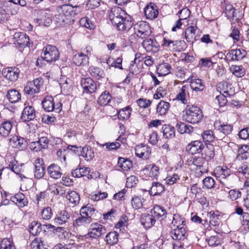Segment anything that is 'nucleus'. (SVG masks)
<instances>
[{
	"instance_id": "1",
	"label": "nucleus",
	"mask_w": 249,
	"mask_h": 249,
	"mask_svg": "<svg viewBox=\"0 0 249 249\" xmlns=\"http://www.w3.org/2000/svg\"><path fill=\"white\" fill-rule=\"evenodd\" d=\"M108 17L112 23L122 32L128 31L133 26L130 17L126 15L122 8L114 6L111 8Z\"/></svg>"
},
{
	"instance_id": "10",
	"label": "nucleus",
	"mask_w": 249,
	"mask_h": 249,
	"mask_svg": "<svg viewBox=\"0 0 249 249\" xmlns=\"http://www.w3.org/2000/svg\"><path fill=\"white\" fill-rule=\"evenodd\" d=\"M34 176L37 179L42 178L45 174V166L42 159L37 158L34 162Z\"/></svg>"
},
{
	"instance_id": "55",
	"label": "nucleus",
	"mask_w": 249,
	"mask_h": 249,
	"mask_svg": "<svg viewBox=\"0 0 249 249\" xmlns=\"http://www.w3.org/2000/svg\"><path fill=\"white\" fill-rule=\"evenodd\" d=\"M94 209L90 206L83 207L80 210V214H83L89 219H91V216L93 214Z\"/></svg>"
},
{
	"instance_id": "31",
	"label": "nucleus",
	"mask_w": 249,
	"mask_h": 249,
	"mask_svg": "<svg viewBox=\"0 0 249 249\" xmlns=\"http://www.w3.org/2000/svg\"><path fill=\"white\" fill-rule=\"evenodd\" d=\"M248 157H249V146L247 145H242L238 149L236 161L247 160Z\"/></svg>"
},
{
	"instance_id": "21",
	"label": "nucleus",
	"mask_w": 249,
	"mask_h": 249,
	"mask_svg": "<svg viewBox=\"0 0 249 249\" xmlns=\"http://www.w3.org/2000/svg\"><path fill=\"white\" fill-rule=\"evenodd\" d=\"M170 235L174 240H183L186 238L185 229L183 227L171 228Z\"/></svg>"
},
{
	"instance_id": "16",
	"label": "nucleus",
	"mask_w": 249,
	"mask_h": 249,
	"mask_svg": "<svg viewBox=\"0 0 249 249\" xmlns=\"http://www.w3.org/2000/svg\"><path fill=\"white\" fill-rule=\"evenodd\" d=\"M144 15L147 19L152 20L157 18L159 12L156 5L150 3L144 8Z\"/></svg>"
},
{
	"instance_id": "56",
	"label": "nucleus",
	"mask_w": 249,
	"mask_h": 249,
	"mask_svg": "<svg viewBox=\"0 0 249 249\" xmlns=\"http://www.w3.org/2000/svg\"><path fill=\"white\" fill-rule=\"evenodd\" d=\"M131 108L129 106H127L121 109L118 113V115L120 118H122V119L127 120L129 118L131 115Z\"/></svg>"
},
{
	"instance_id": "33",
	"label": "nucleus",
	"mask_w": 249,
	"mask_h": 249,
	"mask_svg": "<svg viewBox=\"0 0 249 249\" xmlns=\"http://www.w3.org/2000/svg\"><path fill=\"white\" fill-rule=\"evenodd\" d=\"M165 190L164 186L160 182H154L149 190V194L151 196H157L161 194Z\"/></svg>"
},
{
	"instance_id": "27",
	"label": "nucleus",
	"mask_w": 249,
	"mask_h": 249,
	"mask_svg": "<svg viewBox=\"0 0 249 249\" xmlns=\"http://www.w3.org/2000/svg\"><path fill=\"white\" fill-rule=\"evenodd\" d=\"M11 200L19 207L23 208L27 205V198L23 193H18L11 197Z\"/></svg>"
},
{
	"instance_id": "20",
	"label": "nucleus",
	"mask_w": 249,
	"mask_h": 249,
	"mask_svg": "<svg viewBox=\"0 0 249 249\" xmlns=\"http://www.w3.org/2000/svg\"><path fill=\"white\" fill-rule=\"evenodd\" d=\"M14 43L19 46H27L29 43V38L24 33L17 32L14 35Z\"/></svg>"
},
{
	"instance_id": "53",
	"label": "nucleus",
	"mask_w": 249,
	"mask_h": 249,
	"mask_svg": "<svg viewBox=\"0 0 249 249\" xmlns=\"http://www.w3.org/2000/svg\"><path fill=\"white\" fill-rule=\"evenodd\" d=\"M225 14L228 18H232L236 16L235 9L230 4H227L225 6Z\"/></svg>"
},
{
	"instance_id": "52",
	"label": "nucleus",
	"mask_w": 249,
	"mask_h": 249,
	"mask_svg": "<svg viewBox=\"0 0 249 249\" xmlns=\"http://www.w3.org/2000/svg\"><path fill=\"white\" fill-rule=\"evenodd\" d=\"M59 11L69 21L72 12V7L69 5H64L61 6Z\"/></svg>"
},
{
	"instance_id": "22",
	"label": "nucleus",
	"mask_w": 249,
	"mask_h": 249,
	"mask_svg": "<svg viewBox=\"0 0 249 249\" xmlns=\"http://www.w3.org/2000/svg\"><path fill=\"white\" fill-rule=\"evenodd\" d=\"M36 117V111L32 106L25 107L22 113L21 119L23 122L33 120Z\"/></svg>"
},
{
	"instance_id": "14",
	"label": "nucleus",
	"mask_w": 249,
	"mask_h": 249,
	"mask_svg": "<svg viewBox=\"0 0 249 249\" xmlns=\"http://www.w3.org/2000/svg\"><path fill=\"white\" fill-rule=\"evenodd\" d=\"M35 22L39 26H49L52 22L49 15L44 11H39Z\"/></svg>"
},
{
	"instance_id": "54",
	"label": "nucleus",
	"mask_w": 249,
	"mask_h": 249,
	"mask_svg": "<svg viewBox=\"0 0 249 249\" xmlns=\"http://www.w3.org/2000/svg\"><path fill=\"white\" fill-rule=\"evenodd\" d=\"M0 249H15V247L9 238H4L1 242Z\"/></svg>"
},
{
	"instance_id": "25",
	"label": "nucleus",
	"mask_w": 249,
	"mask_h": 249,
	"mask_svg": "<svg viewBox=\"0 0 249 249\" xmlns=\"http://www.w3.org/2000/svg\"><path fill=\"white\" fill-rule=\"evenodd\" d=\"M47 172L50 177L53 179L60 178L62 173L60 167L56 164H52L47 168Z\"/></svg>"
},
{
	"instance_id": "46",
	"label": "nucleus",
	"mask_w": 249,
	"mask_h": 249,
	"mask_svg": "<svg viewBox=\"0 0 249 249\" xmlns=\"http://www.w3.org/2000/svg\"><path fill=\"white\" fill-rule=\"evenodd\" d=\"M42 231V226L40 223L36 221L32 222L30 225L29 231L33 235H36Z\"/></svg>"
},
{
	"instance_id": "59",
	"label": "nucleus",
	"mask_w": 249,
	"mask_h": 249,
	"mask_svg": "<svg viewBox=\"0 0 249 249\" xmlns=\"http://www.w3.org/2000/svg\"><path fill=\"white\" fill-rule=\"evenodd\" d=\"M140 55V53L135 54V58L134 60L131 61L129 65L128 70L130 73L133 74H137L139 72V69L136 65V59Z\"/></svg>"
},
{
	"instance_id": "47",
	"label": "nucleus",
	"mask_w": 249,
	"mask_h": 249,
	"mask_svg": "<svg viewBox=\"0 0 249 249\" xmlns=\"http://www.w3.org/2000/svg\"><path fill=\"white\" fill-rule=\"evenodd\" d=\"M66 198L70 203L73 205H76L79 202V195L75 191H71L69 192L66 196Z\"/></svg>"
},
{
	"instance_id": "35",
	"label": "nucleus",
	"mask_w": 249,
	"mask_h": 249,
	"mask_svg": "<svg viewBox=\"0 0 249 249\" xmlns=\"http://www.w3.org/2000/svg\"><path fill=\"white\" fill-rule=\"evenodd\" d=\"M186 224V221L183 217L178 214H175L173 216V220L170 225L171 228H178L183 227Z\"/></svg>"
},
{
	"instance_id": "51",
	"label": "nucleus",
	"mask_w": 249,
	"mask_h": 249,
	"mask_svg": "<svg viewBox=\"0 0 249 249\" xmlns=\"http://www.w3.org/2000/svg\"><path fill=\"white\" fill-rule=\"evenodd\" d=\"M230 70L237 77H241L245 74V70L241 66L232 65L231 67Z\"/></svg>"
},
{
	"instance_id": "30",
	"label": "nucleus",
	"mask_w": 249,
	"mask_h": 249,
	"mask_svg": "<svg viewBox=\"0 0 249 249\" xmlns=\"http://www.w3.org/2000/svg\"><path fill=\"white\" fill-rule=\"evenodd\" d=\"M170 107V104L163 100H161L156 107V113L158 115H164L166 114Z\"/></svg>"
},
{
	"instance_id": "18",
	"label": "nucleus",
	"mask_w": 249,
	"mask_h": 249,
	"mask_svg": "<svg viewBox=\"0 0 249 249\" xmlns=\"http://www.w3.org/2000/svg\"><path fill=\"white\" fill-rule=\"evenodd\" d=\"M204 145L200 141L192 142L187 147L188 152L192 155L201 153L203 150Z\"/></svg>"
},
{
	"instance_id": "41",
	"label": "nucleus",
	"mask_w": 249,
	"mask_h": 249,
	"mask_svg": "<svg viewBox=\"0 0 249 249\" xmlns=\"http://www.w3.org/2000/svg\"><path fill=\"white\" fill-rule=\"evenodd\" d=\"M181 41L172 40L168 38H164L162 46L166 49L174 50L176 49V45L178 43H181Z\"/></svg>"
},
{
	"instance_id": "11",
	"label": "nucleus",
	"mask_w": 249,
	"mask_h": 249,
	"mask_svg": "<svg viewBox=\"0 0 249 249\" xmlns=\"http://www.w3.org/2000/svg\"><path fill=\"white\" fill-rule=\"evenodd\" d=\"M20 71L16 67H8L3 70V77L11 81H16L19 77Z\"/></svg>"
},
{
	"instance_id": "19",
	"label": "nucleus",
	"mask_w": 249,
	"mask_h": 249,
	"mask_svg": "<svg viewBox=\"0 0 249 249\" xmlns=\"http://www.w3.org/2000/svg\"><path fill=\"white\" fill-rule=\"evenodd\" d=\"M150 153L151 149L147 145H139L135 148L136 156L143 160L147 159Z\"/></svg>"
},
{
	"instance_id": "42",
	"label": "nucleus",
	"mask_w": 249,
	"mask_h": 249,
	"mask_svg": "<svg viewBox=\"0 0 249 249\" xmlns=\"http://www.w3.org/2000/svg\"><path fill=\"white\" fill-rule=\"evenodd\" d=\"M42 104L43 108L47 111L50 112L53 111L54 103L52 97L48 96L45 97L42 102Z\"/></svg>"
},
{
	"instance_id": "5",
	"label": "nucleus",
	"mask_w": 249,
	"mask_h": 249,
	"mask_svg": "<svg viewBox=\"0 0 249 249\" xmlns=\"http://www.w3.org/2000/svg\"><path fill=\"white\" fill-rule=\"evenodd\" d=\"M134 34L142 39L148 37L151 34L149 24L144 21H140L134 26Z\"/></svg>"
},
{
	"instance_id": "28",
	"label": "nucleus",
	"mask_w": 249,
	"mask_h": 249,
	"mask_svg": "<svg viewBox=\"0 0 249 249\" xmlns=\"http://www.w3.org/2000/svg\"><path fill=\"white\" fill-rule=\"evenodd\" d=\"M140 221L145 228H150L155 224L156 220L152 214H143L142 215Z\"/></svg>"
},
{
	"instance_id": "49",
	"label": "nucleus",
	"mask_w": 249,
	"mask_h": 249,
	"mask_svg": "<svg viewBox=\"0 0 249 249\" xmlns=\"http://www.w3.org/2000/svg\"><path fill=\"white\" fill-rule=\"evenodd\" d=\"M119 234L116 231L109 232L106 236V241L108 244L112 245L118 241Z\"/></svg>"
},
{
	"instance_id": "23",
	"label": "nucleus",
	"mask_w": 249,
	"mask_h": 249,
	"mask_svg": "<svg viewBox=\"0 0 249 249\" xmlns=\"http://www.w3.org/2000/svg\"><path fill=\"white\" fill-rule=\"evenodd\" d=\"M214 127L215 129L221 132L224 135H228L230 134L232 129L233 126L231 124H224L221 121H216L214 123Z\"/></svg>"
},
{
	"instance_id": "45",
	"label": "nucleus",
	"mask_w": 249,
	"mask_h": 249,
	"mask_svg": "<svg viewBox=\"0 0 249 249\" xmlns=\"http://www.w3.org/2000/svg\"><path fill=\"white\" fill-rule=\"evenodd\" d=\"M111 98L110 93L105 91L98 98V103L101 106L107 105L110 102Z\"/></svg>"
},
{
	"instance_id": "57",
	"label": "nucleus",
	"mask_w": 249,
	"mask_h": 249,
	"mask_svg": "<svg viewBox=\"0 0 249 249\" xmlns=\"http://www.w3.org/2000/svg\"><path fill=\"white\" fill-rule=\"evenodd\" d=\"M143 198L136 196L132 198L131 200V204L133 207L135 209H139L142 207L143 206Z\"/></svg>"
},
{
	"instance_id": "61",
	"label": "nucleus",
	"mask_w": 249,
	"mask_h": 249,
	"mask_svg": "<svg viewBox=\"0 0 249 249\" xmlns=\"http://www.w3.org/2000/svg\"><path fill=\"white\" fill-rule=\"evenodd\" d=\"M203 188L207 189L213 188L215 185V181L213 178L207 177L203 180Z\"/></svg>"
},
{
	"instance_id": "12",
	"label": "nucleus",
	"mask_w": 249,
	"mask_h": 249,
	"mask_svg": "<svg viewBox=\"0 0 249 249\" xmlns=\"http://www.w3.org/2000/svg\"><path fill=\"white\" fill-rule=\"evenodd\" d=\"M106 232V229L102 225L98 223L92 224L90 226L88 234L93 238L100 237Z\"/></svg>"
},
{
	"instance_id": "39",
	"label": "nucleus",
	"mask_w": 249,
	"mask_h": 249,
	"mask_svg": "<svg viewBox=\"0 0 249 249\" xmlns=\"http://www.w3.org/2000/svg\"><path fill=\"white\" fill-rule=\"evenodd\" d=\"M171 67L167 63H163L158 65L157 71L159 76H165L170 72Z\"/></svg>"
},
{
	"instance_id": "36",
	"label": "nucleus",
	"mask_w": 249,
	"mask_h": 249,
	"mask_svg": "<svg viewBox=\"0 0 249 249\" xmlns=\"http://www.w3.org/2000/svg\"><path fill=\"white\" fill-rule=\"evenodd\" d=\"M151 213L153 214V215L154 217H157V218H161V219L166 217L167 214L166 210L158 205H156L153 209L151 210Z\"/></svg>"
},
{
	"instance_id": "9",
	"label": "nucleus",
	"mask_w": 249,
	"mask_h": 249,
	"mask_svg": "<svg viewBox=\"0 0 249 249\" xmlns=\"http://www.w3.org/2000/svg\"><path fill=\"white\" fill-rule=\"evenodd\" d=\"M71 218V214L66 210L58 211L54 218V223L58 225H67Z\"/></svg>"
},
{
	"instance_id": "13",
	"label": "nucleus",
	"mask_w": 249,
	"mask_h": 249,
	"mask_svg": "<svg viewBox=\"0 0 249 249\" xmlns=\"http://www.w3.org/2000/svg\"><path fill=\"white\" fill-rule=\"evenodd\" d=\"M246 55V52L243 49H233L228 52L226 57L230 61H238L243 59Z\"/></svg>"
},
{
	"instance_id": "38",
	"label": "nucleus",
	"mask_w": 249,
	"mask_h": 249,
	"mask_svg": "<svg viewBox=\"0 0 249 249\" xmlns=\"http://www.w3.org/2000/svg\"><path fill=\"white\" fill-rule=\"evenodd\" d=\"M202 136L203 140L205 142H213L215 139L218 140H222V137L215 136L213 132L210 130L204 131Z\"/></svg>"
},
{
	"instance_id": "48",
	"label": "nucleus",
	"mask_w": 249,
	"mask_h": 249,
	"mask_svg": "<svg viewBox=\"0 0 249 249\" xmlns=\"http://www.w3.org/2000/svg\"><path fill=\"white\" fill-rule=\"evenodd\" d=\"M118 164L125 171H128L132 167V162L130 160L122 157L118 159Z\"/></svg>"
},
{
	"instance_id": "44",
	"label": "nucleus",
	"mask_w": 249,
	"mask_h": 249,
	"mask_svg": "<svg viewBox=\"0 0 249 249\" xmlns=\"http://www.w3.org/2000/svg\"><path fill=\"white\" fill-rule=\"evenodd\" d=\"M89 71L90 75L93 78L98 80L101 79L105 76V73L104 71L98 67L91 66L89 68Z\"/></svg>"
},
{
	"instance_id": "40",
	"label": "nucleus",
	"mask_w": 249,
	"mask_h": 249,
	"mask_svg": "<svg viewBox=\"0 0 249 249\" xmlns=\"http://www.w3.org/2000/svg\"><path fill=\"white\" fill-rule=\"evenodd\" d=\"M91 219H89L88 217H85L83 214H80V216L76 219L73 222V226L74 228H77L79 227L89 224L91 222Z\"/></svg>"
},
{
	"instance_id": "24",
	"label": "nucleus",
	"mask_w": 249,
	"mask_h": 249,
	"mask_svg": "<svg viewBox=\"0 0 249 249\" xmlns=\"http://www.w3.org/2000/svg\"><path fill=\"white\" fill-rule=\"evenodd\" d=\"M12 122L6 120L1 122L0 124V134L3 137L8 136L13 128Z\"/></svg>"
},
{
	"instance_id": "32",
	"label": "nucleus",
	"mask_w": 249,
	"mask_h": 249,
	"mask_svg": "<svg viewBox=\"0 0 249 249\" xmlns=\"http://www.w3.org/2000/svg\"><path fill=\"white\" fill-rule=\"evenodd\" d=\"M89 57L81 53L75 54L73 57V61L77 66L86 65L89 63Z\"/></svg>"
},
{
	"instance_id": "2",
	"label": "nucleus",
	"mask_w": 249,
	"mask_h": 249,
	"mask_svg": "<svg viewBox=\"0 0 249 249\" xmlns=\"http://www.w3.org/2000/svg\"><path fill=\"white\" fill-rule=\"evenodd\" d=\"M182 117L183 120L190 123L197 124L202 120L203 113L197 106L187 105L183 111Z\"/></svg>"
},
{
	"instance_id": "6",
	"label": "nucleus",
	"mask_w": 249,
	"mask_h": 249,
	"mask_svg": "<svg viewBox=\"0 0 249 249\" xmlns=\"http://www.w3.org/2000/svg\"><path fill=\"white\" fill-rule=\"evenodd\" d=\"M41 56L47 62L51 63L58 59L59 53L56 47L49 45L43 49Z\"/></svg>"
},
{
	"instance_id": "63",
	"label": "nucleus",
	"mask_w": 249,
	"mask_h": 249,
	"mask_svg": "<svg viewBox=\"0 0 249 249\" xmlns=\"http://www.w3.org/2000/svg\"><path fill=\"white\" fill-rule=\"evenodd\" d=\"M67 150L66 149H59L56 152L57 159L63 164H66V154Z\"/></svg>"
},
{
	"instance_id": "26",
	"label": "nucleus",
	"mask_w": 249,
	"mask_h": 249,
	"mask_svg": "<svg viewBox=\"0 0 249 249\" xmlns=\"http://www.w3.org/2000/svg\"><path fill=\"white\" fill-rule=\"evenodd\" d=\"M9 144L12 147L23 149L26 145V141L23 138L14 136L9 139Z\"/></svg>"
},
{
	"instance_id": "43",
	"label": "nucleus",
	"mask_w": 249,
	"mask_h": 249,
	"mask_svg": "<svg viewBox=\"0 0 249 249\" xmlns=\"http://www.w3.org/2000/svg\"><path fill=\"white\" fill-rule=\"evenodd\" d=\"M144 170L148 172L149 176L151 178H157L160 174L159 168L155 164L147 165Z\"/></svg>"
},
{
	"instance_id": "62",
	"label": "nucleus",
	"mask_w": 249,
	"mask_h": 249,
	"mask_svg": "<svg viewBox=\"0 0 249 249\" xmlns=\"http://www.w3.org/2000/svg\"><path fill=\"white\" fill-rule=\"evenodd\" d=\"M238 171L244 175L246 177L249 176V163L247 162H244L238 168Z\"/></svg>"
},
{
	"instance_id": "4",
	"label": "nucleus",
	"mask_w": 249,
	"mask_h": 249,
	"mask_svg": "<svg viewBox=\"0 0 249 249\" xmlns=\"http://www.w3.org/2000/svg\"><path fill=\"white\" fill-rule=\"evenodd\" d=\"M43 79L41 77L35 79L33 81L28 82L24 88L25 94L33 96L40 92L41 87L43 85Z\"/></svg>"
},
{
	"instance_id": "17",
	"label": "nucleus",
	"mask_w": 249,
	"mask_h": 249,
	"mask_svg": "<svg viewBox=\"0 0 249 249\" xmlns=\"http://www.w3.org/2000/svg\"><path fill=\"white\" fill-rule=\"evenodd\" d=\"M176 99L184 105L188 103V101L189 99V88L188 86L184 85L179 90Z\"/></svg>"
},
{
	"instance_id": "15",
	"label": "nucleus",
	"mask_w": 249,
	"mask_h": 249,
	"mask_svg": "<svg viewBox=\"0 0 249 249\" xmlns=\"http://www.w3.org/2000/svg\"><path fill=\"white\" fill-rule=\"evenodd\" d=\"M142 45L147 52L156 53L159 51V45L156 39L154 38L144 40Z\"/></svg>"
},
{
	"instance_id": "37",
	"label": "nucleus",
	"mask_w": 249,
	"mask_h": 249,
	"mask_svg": "<svg viewBox=\"0 0 249 249\" xmlns=\"http://www.w3.org/2000/svg\"><path fill=\"white\" fill-rule=\"evenodd\" d=\"M6 97L11 103H15L20 99L21 95L17 90L12 89L7 91Z\"/></svg>"
},
{
	"instance_id": "29",
	"label": "nucleus",
	"mask_w": 249,
	"mask_h": 249,
	"mask_svg": "<svg viewBox=\"0 0 249 249\" xmlns=\"http://www.w3.org/2000/svg\"><path fill=\"white\" fill-rule=\"evenodd\" d=\"M80 149V156L83 157L87 161H90L94 157V154L91 147L88 145L79 148Z\"/></svg>"
},
{
	"instance_id": "60",
	"label": "nucleus",
	"mask_w": 249,
	"mask_h": 249,
	"mask_svg": "<svg viewBox=\"0 0 249 249\" xmlns=\"http://www.w3.org/2000/svg\"><path fill=\"white\" fill-rule=\"evenodd\" d=\"M32 249H46L45 245L40 239H35L31 244Z\"/></svg>"
},
{
	"instance_id": "7",
	"label": "nucleus",
	"mask_w": 249,
	"mask_h": 249,
	"mask_svg": "<svg viewBox=\"0 0 249 249\" xmlns=\"http://www.w3.org/2000/svg\"><path fill=\"white\" fill-rule=\"evenodd\" d=\"M83 94H91L97 89V85L90 78H82L80 82Z\"/></svg>"
},
{
	"instance_id": "34",
	"label": "nucleus",
	"mask_w": 249,
	"mask_h": 249,
	"mask_svg": "<svg viewBox=\"0 0 249 249\" xmlns=\"http://www.w3.org/2000/svg\"><path fill=\"white\" fill-rule=\"evenodd\" d=\"M190 86L191 89L195 91H202L205 88L201 79L198 78H192L190 81Z\"/></svg>"
},
{
	"instance_id": "3",
	"label": "nucleus",
	"mask_w": 249,
	"mask_h": 249,
	"mask_svg": "<svg viewBox=\"0 0 249 249\" xmlns=\"http://www.w3.org/2000/svg\"><path fill=\"white\" fill-rule=\"evenodd\" d=\"M214 174L227 188L232 187L233 184L232 177L231 176V170L227 167H216L214 170Z\"/></svg>"
},
{
	"instance_id": "64",
	"label": "nucleus",
	"mask_w": 249,
	"mask_h": 249,
	"mask_svg": "<svg viewBox=\"0 0 249 249\" xmlns=\"http://www.w3.org/2000/svg\"><path fill=\"white\" fill-rule=\"evenodd\" d=\"M55 20L58 26H62L64 23L69 22L67 18L64 16V15L60 11H59V13L55 16Z\"/></svg>"
},
{
	"instance_id": "8",
	"label": "nucleus",
	"mask_w": 249,
	"mask_h": 249,
	"mask_svg": "<svg viewBox=\"0 0 249 249\" xmlns=\"http://www.w3.org/2000/svg\"><path fill=\"white\" fill-rule=\"evenodd\" d=\"M200 31L196 26H191L186 28L185 30V38L187 41L193 44L198 39Z\"/></svg>"
},
{
	"instance_id": "50",
	"label": "nucleus",
	"mask_w": 249,
	"mask_h": 249,
	"mask_svg": "<svg viewBox=\"0 0 249 249\" xmlns=\"http://www.w3.org/2000/svg\"><path fill=\"white\" fill-rule=\"evenodd\" d=\"M163 135L166 139H171L175 136V128L170 125H164L162 127Z\"/></svg>"
},
{
	"instance_id": "58",
	"label": "nucleus",
	"mask_w": 249,
	"mask_h": 249,
	"mask_svg": "<svg viewBox=\"0 0 249 249\" xmlns=\"http://www.w3.org/2000/svg\"><path fill=\"white\" fill-rule=\"evenodd\" d=\"M81 25L89 29H93L95 27L92 21L88 17L82 18L80 20Z\"/></svg>"
}]
</instances>
